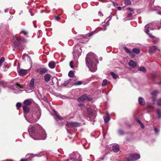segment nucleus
<instances>
[{"mask_svg":"<svg viewBox=\"0 0 161 161\" xmlns=\"http://www.w3.org/2000/svg\"><path fill=\"white\" fill-rule=\"evenodd\" d=\"M106 30V27H104V28H101L102 30L105 31Z\"/></svg>","mask_w":161,"mask_h":161,"instance_id":"4d7b16f0","label":"nucleus"},{"mask_svg":"<svg viewBox=\"0 0 161 161\" xmlns=\"http://www.w3.org/2000/svg\"><path fill=\"white\" fill-rule=\"evenodd\" d=\"M82 83V81H79L77 82H76L75 83V84L76 85H81Z\"/></svg>","mask_w":161,"mask_h":161,"instance_id":"ea45409f","label":"nucleus"},{"mask_svg":"<svg viewBox=\"0 0 161 161\" xmlns=\"http://www.w3.org/2000/svg\"><path fill=\"white\" fill-rule=\"evenodd\" d=\"M127 9L128 10H129L131 11H132L133 12V13H134V10H133V9L132 8H127Z\"/></svg>","mask_w":161,"mask_h":161,"instance_id":"09e8293b","label":"nucleus"},{"mask_svg":"<svg viewBox=\"0 0 161 161\" xmlns=\"http://www.w3.org/2000/svg\"><path fill=\"white\" fill-rule=\"evenodd\" d=\"M140 158V155L137 153L132 154L129 157L125 158V161H133L139 159Z\"/></svg>","mask_w":161,"mask_h":161,"instance_id":"6e6552de","label":"nucleus"},{"mask_svg":"<svg viewBox=\"0 0 161 161\" xmlns=\"http://www.w3.org/2000/svg\"><path fill=\"white\" fill-rule=\"evenodd\" d=\"M87 98V96L86 95H84L78 98V101L79 102H82L85 100Z\"/></svg>","mask_w":161,"mask_h":161,"instance_id":"f8f14e48","label":"nucleus"},{"mask_svg":"<svg viewBox=\"0 0 161 161\" xmlns=\"http://www.w3.org/2000/svg\"><path fill=\"white\" fill-rule=\"evenodd\" d=\"M38 71L40 75H42L47 73V70L46 68H40L38 70Z\"/></svg>","mask_w":161,"mask_h":161,"instance_id":"dca6fc26","label":"nucleus"},{"mask_svg":"<svg viewBox=\"0 0 161 161\" xmlns=\"http://www.w3.org/2000/svg\"><path fill=\"white\" fill-rule=\"evenodd\" d=\"M110 75L112 76V77L114 79L117 78L119 76H118L114 73L113 72H111L110 73Z\"/></svg>","mask_w":161,"mask_h":161,"instance_id":"a878e982","label":"nucleus"},{"mask_svg":"<svg viewBox=\"0 0 161 161\" xmlns=\"http://www.w3.org/2000/svg\"><path fill=\"white\" fill-rule=\"evenodd\" d=\"M3 87H5L4 86ZM5 88L9 92L12 91L14 93H17L19 92L20 91H22V90H21L20 89H24V87L23 86L18 83H16L13 86L10 87H5Z\"/></svg>","mask_w":161,"mask_h":161,"instance_id":"20e7f679","label":"nucleus"},{"mask_svg":"<svg viewBox=\"0 0 161 161\" xmlns=\"http://www.w3.org/2000/svg\"><path fill=\"white\" fill-rule=\"evenodd\" d=\"M157 114L158 115V119H160L161 118V111L160 110L158 109L157 111Z\"/></svg>","mask_w":161,"mask_h":161,"instance_id":"c756f323","label":"nucleus"},{"mask_svg":"<svg viewBox=\"0 0 161 161\" xmlns=\"http://www.w3.org/2000/svg\"><path fill=\"white\" fill-rule=\"evenodd\" d=\"M132 52L136 54H138L140 53V51L138 49L135 48L133 49Z\"/></svg>","mask_w":161,"mask_h":161,"instance_id":"cd10ccee","label":"nucleus"},{"mask_svg":"<svg viewBox=\"0 0 161 161\" xmlns=\"http://www.w3.org/2000/svg\"><path fill=\"white\" fill-rule=\"evenodd\" d=\"M31 100L30 99L25 100L24 102V103L25 106H28L31 105Z\"/></svg>","mask_w":161,"mask_h":161,"instance_id":"aec40b11","label":"nucleus"},{"mask_svg":"<svg viewBox=\"0 0 161 161\" xmlns=\"http://www.w3.org/2000/svg\"><path fill=\"white\" fill-rule=\"evenodd\" d=\"M70 79L69 80H66L63 83V85L64 86H66L67 85H68V84L70 82Z\"/></svg>","mask_w":161,"mask_h":161,"instance_id":"f704fd0d","label":"nucleus"},{"mask_svg":"<svg viewBox=\"0 0 161 161\" xmlns=\"http://www.w3.org/2000/svg\"><path fill=\"white\" fill-rule=\"evenodd\" d=\"M113 3L114 6H115V5H117V4L114 2H113Z\"/></svg>","mask_w":161,"mask_h":161,"instance_id":"bf43d9fd","label":"nucleus"},{"mask_svg":"<svg viewBox=\"0 0 161 161\" xmlns=\"http://www.w3.org/2000/svg\"><path fill=\"white\" fill-rule=\"evenodd\" d=\"M112 150L115 153L119 151V146L118 144H115L112 145Z\"/></svg>","mask_w":161,"mask_h":161,"instance_id":"9d476101","label":"nucleus"},{"mask_svg":"<svg viewBox=\"0 0 161 161\" xmlns=\"http://www.w3.org/2000/svg\"><path fill=\"white\" fill-rule=\"evenodd\" d=\"M19 72L20 76H23L27 73V70L25 69H22L20 70Z\"/></svg>","mask_w":161,"mask_h":161,"instance_id":"2eb2a0df","label":"nucleus"},{"mask_svg":"<svg viewBox=\"0 0 161 161\" xmlns=\"http://www.w3.org/2000/svg\"><path fill=\"white\" fill-rule=\"evenodd\" d=\"M103 160V158H99L97 160V161H100L101 160Z\"/></svg>","mask_w":161,"mask_h":161,"instance_id":"3c124183","label":"nucleus"},{"mask_svg":"<svg viewBox=\"0 0 161 161\" xmlns=\"http://www.w3.org/2000/svg\"><path fill=\"white\" fill-rule=\"evenodd\" d=\"M99 59L100 60H102V57H100V58H99Z\"/></svg>","mask_w":161,"mask_h":161,"instance_id":"680f3d73","label":"nucleus"},{"mask_svg":"<svg viewBox=\"0 0 161 161\" xmlns=\"http://www.w3.org/2000/svg\"><path fill=\"white\" fill-rule=\"evenodd\" d=\"M134 13H130L129 14H128L127 15V17H131L132 15L134 14Z\"/></svg>","mask_w":161,"mask_h":161,"instance_id":"49530a36","label":"nucleus"},{"mask_svg":"<svg viewBox=\"0 0 161 161\" xmlns=\"http://www.w3.org/2000/svg\"><path fill=\"white\" fill-rule=\"evenodd\" d=\"M51 77V75L49 74H47L44 76V79L47 82L50 80Z\"/></svg>","mask_w":161,"mask_h":161,"instance_id":"a211bd4d","label":"nucleus"},{"mask_svg":"<svg viewBox=\"0 0 161 161\" xmlns=\"http://www.w3.org/2000/svg\"><path fill=\"white\" fill-rule=\"evenodd\" d=\"M55 118L56 119L62 120L63 119V118L57 114L56 112L55 114Z\"/></svg>","mask_w":161,"mask_h":161,"instance_id":"bb28decb","label":"nucleus"},{"mask_svg":"<svg viewBox=\"0 0 161 161\" xmlns=\"http://www.w3.org/2000/svg\"><path fill=\"white\" fill-rule=\"evenodd\" d=\"M23 109L24 112L25 116V117H26V114L29 112V109L28 107L26 106H25L23 107Z\"/></svg>","mask_w":161,"mask_h":161,"instance_id":"6ab92c4d","label":"nucleus"},{"mask_svg":"<svg viewBox=\"0 0 161 161\" xmlns=\"http://www.w3.org/2000/svg\"><path fill=\"white\" fill-rule=\"evenodd\" d=\"M151 25H152L151 24H149L146 25L145 27L144 31L145 33L149 36V37L152 39L153 42L154 43H156L158 42L160 40L158 38L156 37L153 36H152L151 34L149 33V29H151L150 27Z\"/></svg>","mask_w":161,"mask_h":161,"instance_id":"39448f33","label":"nucleus"},{"mask_svg":"<svg viewBox=\"0 0 161 161\" xmlns=\"http://www.w3.org/2000/svg\"><path fill=\"white\" fill-rule=\"evenodd\" d=\"M70 159L72 160L73 161H74V160L75 159V157L72 158L71 157V155H70Z\"/></svg>","mask_w":161,"mask_h":161,"instance_id":"8fccbe9b","label":"nucleus"},{"mask_svg":"<svg viewBox=\"0 0 161 161\" xmlns=\"http://www.w3.org/2000/svg\"><path fill=\"white\" fill-rule=\"evenodd\" d=\"M83 105V104H80L79 105V107H81Z\"/></svg>","mask_w":161,"mask_h":161,"instance_id":"052dcab7","label":"nucleus"},{"mask_svg":"<svg viewBox=\"0 0 161 161\" xmlns=\"http://www.w3.org/2000/svg\"><path fill=\"white\" fill-rule=\"evenodd\" d=\"M99 15L100 16H103V14H102L101 13V12L100 11H99L98 12Z\"/></svg>","mask_w":161,"mask_h":161,"instance_id":"5fc2aeb1","label":"nucleus"},{"mask_svg":"<svg viewBox=\"0 0 161 161\" xmlns=\"http://www.w3.org/2000/svg\"><path fill=\"white\" fill-rule=\"evenodd\" d=\"M129 66L132 67H135L136 65V63L134 61L131 60L129 62Z\"/></svg>","mask_w":161,"mask_h":161,"instance_id":"412c9836","label":"nucleus"},{"mask_svg":"<svg viewBox=\"0 0 161 161\" xmlns=\"http://www.w3.org/2000/svg\"><path fill=\"white\" fill-rule=\"evenodd\" d=\"M124 3L126 5H130L131 4V3L130 0H125Z\"/></svg>","mask_w":161,"mask_h":161,"instance_id":"7c9ffc66","label":"nucleus"},{"mask_svg":"<svg viewBox=\"0 0 161 161\" xmlns=\"http://www.w3.org/2000/svg\"><path fill=\"white\" fill-rule=\"evenodd\" d=\"M82 52L81 48L78 45H75L74 48L73 54L74 58H78L81 54Z\"/></svg>","mask_w":161,"mask_h":161,"instance_id":"423d86ee","label":"nucleus"},{"mask_svg":"<svg viewBox=\"0 0 161 161\" xmlns=\"http://www.w3.org/2000/svg\"><path fill=\"white\" fill-rule=\"evenodd\" d=\"M4 61L5 58L4 57H2L0 59V67L2 66V63L4 62Z\"/></svg>","mask_w":161,"mask_h":161,"instance_id":"e433bc0d","label":"nucleus"},{"mask_svg":"<svg viewBox=\"0 0 161 161\" xmlns=\"http://www.w3.org/2000/svg\"><path fill=\"white\" fill-rule=\"evenodd\" d=\"M97 32H95V31H92V32H90V33H89L88 34L86 35V36H88L89 37H90V36H92V35H93L94 34L96 33Z\"/></svg>","mask_w":161,"mask_h":161,"instance_id":"c9c22d12","label":"nucleus"},{"mask_svg":"<svg viewBox=\"0 0 161 161\" xmlns=\"http://www.w3.org/2000/svg\"><path fill=\"white\" fill-rule=\"evenodd\" d=\"M69 159H67L66 160V161H69Z\"/></svg>","mask_w":161,"mask_h":161,"instance_id":"774afa93","label":"nucleus"},{"mask_svg":"<svg viewBox=\"0 0 161 161\" xmlns=\"http://www.w3.org/2000/svg\"><path fill=\"white\" fill-rule=\"evenodd\" d=\"M159 91L158 90H155L153 91L151 93V95L153 97H154L153 99V102H154L156 100L155 97L157 95Z\"/></svg>","mask_w":161,"mask_h":161,"instance_id":"4468645a","label":"nucleus"},{"mask_svg":"<svg viewBox=\"0 0 161 161\" xmlns=\"http://www.w3.org/2000/svg\"><path fill=\"white\" fill-rule=\"evenodd\" d=\"M29 114L25 118L26 120L31 123L36 122L40 118L41 115V111L39 109H34L29 113Z\"/></svg>","mask_w":161,"mask_h":161,"instance_id":"7ed1b4c3","label":"nucleus"},{"mask_svg":"<svg viewBox=\"0 0 161 161\" xmlns=\"http://www.w3.org/2000/svg\"><path fill=\"white\" fill-rule=\"evenodd\" d=\"M124 49L127 53H131V51H130L129 49L127 48L126 47H124Z\"/></svg>","mask_w":161,"mask_h":161,"instance_id":"4c0bfd02","label":"nucleus"},{"mask_svg":"<svg viewBox=\"0 0 161 161\" xmlns=\"http://www.w3.org/2000/svg\"><path fill=\"white\" fill-rule=\"evenodd\" d=\"M157 103L158 106H161V98L158 100Z\"/></svg>","mask_w":161,"mask_h":161,"instance_id":"a19ab883","label":"nucleus"},{"mask_svg":"<svg viewBox=\"0 0 161 161\" xmlns=\"http://www.w3.org/2000/svg\"><path fill=\"white\" fill-rule=\"evenodd\" d=\"M157 50H158L159 51H160V50L159 49H158L157 48L156 46H151L149 47V53L150 54H151L153 53L154 52L156 51Z\"/></svg>","mask_w":161,"mask_h":161,"instance_id":"9b49d317","label":"nucleus"},{"mask_svg":"<svg viewBox=\"0 0 161 161\" xmlns=\"http://www.w3.org/2000/svg\"><path fill=\"white\" fill-rule=\"evenodd\" d=\"M21 104L20 103H18L16 104V107L17 108H19L21 107Z\"/></svg>","mask_w":161,"mask_h":161,"instance_id":"79ce46f5","label":"nucleus"},{"mask_svg":"<svg viewBox=\"0 0 161 161\" xmlns=\"http://www.w3.org/2000/svg\"><path fill=\"white\" fill-rule=\"evenodd\" d=\"M147 106L149 108H152L153 107V104L152 103H148Z\"/></svg>","mask_w":161,"mask_h":161,"instance_id":"c03bdc74","label":"nucleus"},{"mask_svg":"<svg viewBox=\"0 0 161 161\" xmlns=\"http://www.w3.org/2000/svg\"><path fill=\"white\" fill-rule=\"evenodd\" d=\"M96 56L92 53H88L86 58V64L90 70L92 72H94L97 70V66L92 62V59L96 58Z\"/></svg>","mask_w":161,"mask_h":161,"instance_id":"f03ea898","label":"nucleus"},{"mask_svg":"<svg viewBox=\"0 0 161 161\" xmlns=\"http://www.w3.org/2000/svg\"><path fill=\"white\" fill-rule=\"evenodd\" d=\"M118 134L119 135H122L123 134V131L121 130H119L118 131Z\"/></svg>","mask_w":161,"mask_h":161,"instance_id":"37998d69","label":"nucleus"},{"mask_svg":"<svg viewBox=\"0 0 161 161\" xmlns=\"http://www.w3.org/2000/svg\"><path fill=\"white\" fill-rule=\"evenodd\" d=\"M87 111L89 115H90L92 114V110L90 108H88L87 109Z\"/></svg>","mask_w":161,"mask_h":161,"instance_id":"72a5a7b5","label":"nucleus"},{"mask_svg":"<svg viewBox=\"0 0 161 161\" xmlns=\"http://www.w3.org/2000/svg\"><path fill=\"white\" fill-rule=\"evenodd\" d=\"M110 19H110L108 20V21L106 22V24H105V25H106V26H108L109 25V20H110Z\"/></svg>","mask_w":161,"mask_h":161,"instance_id":"de8ad7c7","label":"nucleus"},{"mask_svg":"<svg viewBox=\"0 0 161 161\" xmlns=\"http://www.w3.org/2000/svg\"><path fill=\"white\" fill-rule=\"evenodd\" d=\"M110 117L109 115H108L106 117H104V121L105 123H107L110 119Z\"/></svg>","mask_w":161,"mask_h":161,"instance_id":"5701e85b","label":"nucleus"},{"mask_svg":"<svg viewBox=\"0 0 161 161\" xmlns=\"http://www.w3.org/2000/svg\"><path fill=\"white\" fill-rule=\"evenodd\" d=\"M49 67L51 69H53L55 68V64L53 61H51L48 64Z\"/></svg>","mask_w":161,"mask_h":161,"instance_id":"4be33fe9","label":"nucleus"},{"mask_svg":"<svg viewBox=\"0 0 161 161\" xmlns=\"http://www.w3.org/2000/svg\"><path fill=\"white\" fill-rule=\"evenodd\" d=\"M20 161H27V160L25 159H22Z\"/></svg>","mask_w":161,"mask_h":161,"instance_id":"13d9d810","label":"nucleus"},{"mask_svg":"<svg viewBox=\"0 0 161 161\" xmlns=\"http://www.w3.org/2000/svg\"><path fill=\"white\" fill-rule=\"evenodd\" d=\"M36 79H32L31 80L29 86L31 89H34L35 88L34 82L36 80Z\"/></svg>","mask_w":161,"mask_h":161,"instance_id":"ddd939ff","label":"nucleus"},{"mask_svg":"<svg viewBox=\"0 0 161 161\" xmlns=\"http://www.w3.org/2000/svg\"><path fill=\"white\" fill-rule=\"evenodd\" d=\"M107 80L106 79H104L103 80L102 83V86H104L106 85L107 83Z\"/></svg>","mask_w":161,"mask_h":161,"instance_id":"2f4dec72","label":"nucleus"},{"mask_svg":"<svg viewBox=\"0 0 161 161\" xmlns=\"http://www.w3.org/2000/svg\"><path fill=\"white\" fill-rule=\"evenodd\" d=\"M138 101L139 103L141 105H144L145 104V102L144 99L141 97H140L138 98Z\"/></svg>","mask_w":161,"mask_h":161,"instance_id":"f3484780","label":"nucleus"},{"mask_svg":"<svg viewBox=\"0 0 161 161\" xmlns=\"http://www.w3.org/2000/svg\"><path fill=\"white\" fill-rule=\"evenodd\" d=\"M117 9L119 10H120L121 9V8L120 7L118 6L117 7Z\"/></svg>","mask_w":161,"mask_h":161,"instance_id":"6e6d98bb","label":"nucleus"},{"mask_svg":"<svg viewBox=\"0 0 161 161\" xmlns=\"http://www.w3.org/2000/svg\"><path fill=\"white\" fill-rule=\"evenodd\" d=\"M20 33L21 34H23L25 35H26L28 34V32L27 31L22 30L20 31Z\"/></svg>","mask_w":161,"mask_h":161,"instance_id":"58836bf2","label":"nucleus"},{"mask_svg":"<svg viewBox=\"0 0 161 161\" xmlns=\"http://www.w3.org/2000/svg\"><path fill=\"white\" fill-rule=\"evenodd\" d=\"M26 40L22 37L18 36H14L13 38L14 44L15 46H18L21 42H25Z\"/></svg>","mask_w":161,"mask_h":161,"instance_id":"0eeeda50","label":"nucleus"},{"mask_svg":"<svg viewBox=\"0 0 161 161\" xmlns=\"http://www.w3.org/2000/svg\"><path fill=\"white\" fill-rule=\"evenodd\" d=\"M81 155H79V158H81Z\"/></svg>","mask_w":161,"mask_h":161,"instance_id":"69168bd1","label":"nucleus"},{"mask_svg":"<svg viewBox=\"0 0 161 161\" xmlns=\"http://www.w3.org/2000/svg\"><path fill=\"white\" fill-rule=\"evenodd\" d=\"M90 156H91V157H93V155H90Z\"/></svg>","mask_w":161,"mask_h":161,"instance_id":"338daca9","label":"nucleus"},{"mask_svg":"<svg viewBox=\"0 0 161 161\" xmlns=\"http://www.w3.org/2000/svg\"><path fill=\"white\" fill-rule=\"evenodd\" d=\"M73 62L72 61H71L69 63V65L70 67L71 68H73L74 67V66L73 65Z\"/></svg>","mask_w":161,"mask_h":161,"instance_id":"a18cd8bd","label":"nucleus"},{"mask_svg":"<svg viewBox=\"0 0 161 161\" xmlns=\"http://www.w3.org/2000/svg\"><path fill=\"white\" fill-rule=\"evenodd\" d=\"M159 130H160V127H154V130L155 132V134H158L159 132Z\"/></svg>","mask_w":161,"mask_h":161,"instance_id":"b1692460","label":"nucleus"},{"mask_svg":"<svg viewBox=\"0 0 161 161\" xmlns=\"http://www.w3.org/2000/svg\"><path fill=\"white\" fill-rule=\"evenodd\" d=\"M137 121L142 128H143L144 127V125L143 124L141 121L140 120L137 119Z\"/></svg>","mask_w":161,"mask_h":161,"instance_id":"473e14b6","label":"nucleus"},{"mask_svg":"<svg viewBox=\"0 0 161 161\" xmlns=\"http://www.w3.org/2000/svg\"><path fill=\"white\" fill-rule=\"evenodd\" d=\"M55 19H56L58 20L60 19V17L59 16H56Z\"/></svg>","mask_w":161,"mask_h":161,"instance_id":"864d4df0","label":"nucleus"},{"mask_svg":"<svg viewBox=\"0 0 161 161\" xmlns=\"http://www.w3.org/2000/svg\"><path fill=\"white\" fill-rule=\"evenodd\" d=\"M28 132L30 136L34 140H45L47 137L45 130L38 125H30Z\"/></svg>","mask_w":161,"mask_h":161,"instance_id":"f257e3e1","label":"nucleus"},{"mask_svg":"<svg viewBox=\"0 0 161 161\" xmlns=\"http://www.w3.org/2000/svg\"><path fill=\"white\" fill-rule=\"evenodd\" d=\"M158 84H161V82H159V83H157Z\"/></svg>","mask_w":161,"mask_h":161,"instance_id":"e2e57ef3","label":"nucleus"},{"mask_svg":"<svg viewBox=\"0 0 161 161\" xmlns=\"http://www.w3.org/2000/svg\"><path fill=\"white\" fill-rule=\"evenodd\" d=\"M74 74L73 71L70 70L69 71L68 74V76L70 77H73L74 76Z\"/></svg>","mask_w":161,"mask_h":161,"instance_id":"c85d7f7f","label":"nucleus"},{"mask_svg":"<svg viewBox=\"0 0 161 161\" xmlns=\"http://www.w3.org/2000/svg\"><path fill=\"white\" fill-rule=\"evenodd\" d=\"M80 123L74 122H68L66 124V126L68 128H74L80 126Z\"/></svg>","mask_w":161,"mask_h":161,"instance_id":"1a4fd4ad","label":"nucleus"},{"mask_svg":"<svg viewBox=\"0 0 161 161\" xmlns=\"http://www.w3.org/2000/svg\"><path fill=\"white\" fill-rule=\"evenodd\" d=\"M9 10V8H7L4 11L5 13H7L8 12Z\"/></svg>","mask_w":161,"mask_h":161,"instance_id":"603ef678","label":"nucleus"},{"mask_svg":"<svg viewBox=\"0 0 161 161\" xmlns=\"http://www.w3.org/2000/svg\"><path fill=\"white\" fill-rule=\"evenodd\" d=\"M158 14H161V13H160L159 12H158Z\"/></svg>","mask_w":161,"mask_h":161,"instance_id":"0e129e2a","label":"nucleus"},{"mask_svg":"<svg viewBox=\"0 0 161 161\" xmlns=\"http://www.w3.org/2000/svg\"><path fill=\"white\" fill-rule=\"evenodd\" d=\"M138 70L139 71L145 72L146 71V69L143 67H139L138 68Z\"/></svg>","mask_w":161,"mask_h":161,"instance_id":"393cba45","label":"nucleus"}]
</instances>
